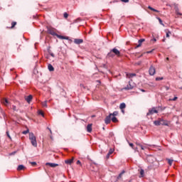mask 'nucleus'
Masks as SVG:
<instances>
[{
  "label": "nucleus",
  "instance_id": "obj_26",
  "mask_svg": "<svg viewBox=\"0 0 182 182\" xmlns=\"http://www.w3.org/2000/svg\"><path fill=\"white\" fill-rule=\"evenodd\" d=\"M112 122H113V123H117V118L116 117H113L112 118Z\"/></svg>",
  "mask_w": 182,
  "mask_h": 182
},
{
  "label": "nucleus",
  "instance_id": "obj_4",
  "mask_svg": "<svg viewBox=\"0 0 182 182\" xmlns=\"http://www.w3.org/2000/svg\"><path fill=\"white\" fill-rule=\"evenodd\" d=\"M134 82H133V80H131L128 85L123 88L124 90H132L134 88Z\"/></svg>",
  "mask_w": 182,
  "mask_h": 182
},
{
  "label": "nucleus",
  "instance_id": "obj_48",
  "mask_svg": "<svg viewBox=\"0 0 182 182\" xmlns=\"http://www.w3.org/2000/svg\"><path fill=\"white\" fill-rule=\"evenodd\" d=\"M112 153H113L112 151H109V153H108V154H109V156H110V154H112Z\"/></svg>",
  "mask_w": 182,
  "mask_h": 182
},
{
  "label": "nucleus",
  "instance_id": "obj_28",
  "mask_svg": "<svg viewBox=\"0 0 182 182\" xmlns=\"http://www.w3.org/2000/svg\"><path fill=\"white\" fill-rule=\"evenodd\" d=\"M119 114V112L117 111L114 112L112 114H109V116H117Z\"/></svg>",
  "mask_w": 182,
  "mask_h": 182
},
{
  "label": "nucleus",
  "instance_id": "obj_43",
  "mask_svg": "<svg viewBox=\"0 0 182 182\" xmlns=\"http://www.w3.org/2000/svg\"><path fill=\"white\" fill-rule=\"evenodd\" d=\"M176 14H177V15H181V16L182 15L181 14H180V13H179L178 11H176Z\"/></svg>",
  "mask_w": 182,
  "mask_h": 182
},
{
  "label": "nucleus",
  "instance_id": "obj_8",
  "mask_svg": "<svg viewBox=\"0 0 182 182\" xmlns=\"http://www.w3.org/2000/svg\"><path fill=\"white\" fill-rule=\"evenodd\" d=\"M82 42H83V39H80V38L74 39V43H75V45H80V43H82Z\"/></svg>",
  "mask_w": 182,
  "mask_h": 182
},
{
  "label": "nucleus",
  "instance_id": "obj_27",
  "mask_svg": "<svg viewBox=\"0 0 182 182\" xmlns=\"http://www.w3.org/2000/svg\"><path fill=\"white\" fill-rule=\"evenodd\" d=\"M157 19H158L159 23H160L161 25H162V26H164V23H163V21L161 20V18H160L158 17Z\"/></svg>",
  "mask_w": 182,
  "mask_h": 182
},
{
  "label": "nucleus",
  "instance_id": "obj_50",
  "mask_svg": "<svg viewBox=\"0 0 182 182\" xmlns=\"http://www.w3.org/2000/svg\"><path fill=\"white\" fill-rule=\"evenodd\" d=\"M146 53H151V51H147Z\"/></svg>",
  "mask_w": 182,
  "mask_h": 182
},
{
  "label": "nucleus",
  "instance_id": "obj_15",
  "mask_svg": "<svg viewBox=\"0 0 182 182\" xmlns=\"http://www.w3.org/2000/svg\"><path fill=\"white\" fill-rule=\"evenodd\" d=\"M46 166H50V167H58V164H53V163H46Z\"/></svg>",
  "mask_w": 182,
  "mask_h": 182
},
{
  "label": "nucleus",
  "instance_id": "obj_9",
  "mask_svg": "<svg viewBox=\"0 0 182 182\" xmlns=\"http://www.w3.org/2000/svg\"><path fill=\"white\" fill-rule=\"evenodd\" d=\"M105 124H110V122H112V117H111L110 115L106 117V118H105Z\"/></svg>",
  "mask_w": 182,
  "mask_h": 182
},
{
  "label": "nucleus",
  "instance_id": "obj_29",
  "mask_svg": "<svg viewBox=\"0 0 182 182\" xmlns=\"http://www.w3.org/2000/svg\"><path fill=\"white\" fill-rule=\"evenodd\" d=\"M48 102L46 101L42 102V106L43 107H48Z\"/></svg>",
  "mask_w": 182,
  "mask_h": 182
},
{
  "label": "nucleus",
  "instance_id": "obj_49",
  "mask_svg": "<svg viewBox=\"0 0 182 182\" xmlns=\"http://www.w3.org/2000/svg\"><path fill=\"white\" fill-rule=\"evenodd\" d=\"M16 152H13L10 154V156H12V154H15Z\"/></svg>",
  "mask_w": 182,
  "mask_h": 182
},
{
  "label": "nucleus",
  "instance_id": "obj_42",
  "mask_svg": "<svg viewBox=\"0 0 182 182\" xmlns=\"http://www.w3.org/2000/svg\"><path fill=\"white\" fill-rule=\"evenodd\" d=\"M12 107H13V109H14V110H16V106L13 105Z\"/></svg>",
  "mask_w": 182,
  "mask_h": 182
},
{
  "label": "nucleus",
  "instance_id": "obj_39",
  "mask_svg": "<svg viewBox=\"0 0 182 182\" xmlns=\"http://www.w3.org/2000/svg\"><path fill=\"white\" fill-rule=\"evenodd\" d=\"M139 147H141V150H144V146H143V145L139 144Z\"/></svg>",
  "mask_w": 182,
  "mask_h": 182
},
{
  "label": "nucleus",
  "instance_id": "obj_10",
  "mask_svg": "<svg viewBox=\"0 0 182 182\" xmlns=\"http://www.w3.org/2000/svg\"><path fill=\"white\" fill-rule=\"evenodd\" d=\"M1 103L3 105H4V106H8L9 105V101L8 100V99L6 98H4L2 100H1Z\"/></svg>",
  "mask_w": 182,
  "mask_h": 182
},
{
  "label": "nucleus",
  "instance_id": "obj_20",
  "mask_svg": "<svg viewBox=\"0 0 182 182\" xmlns=\"http://www.w3.org/2000/svg\"><path fill=\"white\" fill-rule=\"evenodd\" d=\"M119 108L121 109V110H123V109H126V104L124 102L120 104Z\"/></svg>",
  "mask_w": 182,
  "mask_h": 182
},
{
  "label": "nucleus",
  "instance_id": "obj_1",
  "mask_svg": "<svg viewBox=\"0 0 182 182\" xmlns=\"http://www.w3.org/2000/svg\"><path fill=\"white\" fill-rule=\"evenodd\" d=\"M155 126H168L170 127V121L165 120L163 118H159L157 120L154 122Z\"/></svg>",
  "mask_w": 182,
  "mask_h": 182
},
{
  "label": "nucleus",
  "instance_id": "obj_55",
  "mask_svg": "<svg viewBox=\"0 0 182 182\" xmlns=\"http://www.w3.org/2000/svg\"><path fill=\"white\" fill-rule=\"evenodd\" d=\"M50 139H53L52 136H50Z\"/></svg>",
  "mask_w": 182,
  "mask_h": 182
},
{
  "label": "nucleus",
  "instance_id": "obj_34",
  "mask_svg": "<svg viewBox=\"0 0 182 182\" xmlns=\"http://www.w3.org/2000/svg\"><path fill=\"white\" fill-rule=\"evenodd\" d=\"M6 135L9 137V139H11V135H9V131H6Z\"/></svg>",
  "mask_w": 182,
  "mask_h": 182
},
{
  "label": "nucleus",
  "instance_id": "obj_18",
  "mask_svg": "<svg viewBox=\"0 0 182 182\" xmlns=\"http://www.w3.org/2000/svg\"><path fill=\"white\" fill-rule=\"evenodd\" d=\"M144 38H141L140 40H139L138 43L139 45L136 46V48H140V46H141V43H143V42H144Z\"/></svg>",
  "mask_w": 182,
  "mask_h": 182
},
{
  "label": "nucleus",
  "instance_id": "obj_30",
  "mask_svg": "<svg viewBox=\"0 0 182 182\" xmlns=\"http://www.w3.org/2000/svg\"><path fill=\"white\" fill-rule=\"evenodd\" d=\"M38 114H41L43 117H45V114H43V112L42 110L38 111Z\"/></svg>",
  "mask_w": 182,
  "mask_h": 182
},
{
  "label": "nucleus",
  "instance_id": "obj_33",
  "mask_svg": "<svg viewBox=\"0 0 182 182\" xmlns=\"http://www.w3.org/2000/svg\"><path fill=\"white\" fill-rule=\"evenodd\" d=\"M129 146H130V147H132V149H134V150H136L137 148H134V145L132 144V143H129Z\"/></svg>",
  "mask_w": 182,
  "mask_h": 182
},
{
  "label": "nucleus",
  "instance_id": "obj_3",
  "mask_svg": "<svg viewBox=\"0 0 182 182\" xmlns=\"http://www.w3.org/2000/svg\"><path fill=\"white\" fill-rule=\"evenodd\" d=\"M29 139L31 140V143L32 146L34 147L38 146V142L36 141V136H35V134L31 132L29 133Z\"/></svg>",
  "mask_w": 182,
  "mask_h": 182
},
{
  "label": "nucleus",
  "instance_id": "obj_53",
  "mask_svg": "<svg viewBox=\"0 0 182 182\" xmlns=\"http://www.w3.org/2000/svg\"><path fill=\"white\" fill-rule=\"evenodd\" d=\"M166 60H169V58H166Z\"/></svg>",
  "mask_w": 182,
  "mask_h": 182
},
{
  "label": "nucleus",
  "instance_id": "obj_40",
  "mask_svg": "<svg viewBox=\"0 0 182 182\" xmlns=\"http://www.w3.org/2000/svg\"><path fill=\"white\" fill-rule=\"evenodd\" d=\"M31 166H36V162H31Z\"/></svg>",
  "mask_w": 182,
  "mask_h": 182
},
{
  "label": "nucleus",
  "instance_id": "obj_25",
  "mask_svg": "<svg viewBox=\"0 0 182 182\" xmlns=\"http://www.w3.org/2000/svg\"><path fill=\"white\" fill-rule=\"evenodd\" d=\"M16 25V21H13L11 23V29H14V28H15V26Z\"/></svg>",
  "mask_w": 182,
  "mask_h": 182
},
{
  "label": "nucleus",
  "instance_id": "obj_44",
  "mask_svg": "<svg viewBox=\"0 0 182 182\" xmlns=\"http://www.w3.org/2000/svg\"><path fill=\"white\" fill-rule=\"evenodd\" d=\"M109 157H110V154H107V159H109Z\"/></svg>",
  "mask_w": 182,
  "mask_h": 182
},
{
  "label": "nucleus",
  "instance_id": "obj_5",
  "mask_svg": "<svg viewBox=\"0 0 182 182\" xmlns=\"http://www.w3.org/2000/svg\"><path fill=\"white\" fill-rule=\"evenodd\" d=\"M48 33H50V35H52L53 36H58V34L56 33V29L52 27H48L47 30Z\"/></svg>",
  "mask_w": 182,
  "mask_h": 182
},
{
  "label": "nucleus",
  "instance_id": "obj_35",
  "mask_svg": "<svg viewBox=\"0 0 182 182\" xmlns=\"http://www.w3.org/2000/svg\"><path fill=\"white\" fill-rule=\"evenodd\" d=\"M68 16H69V14H68V13H64V18H67Z\"/></svg>",
  "mask_w": 182,
  "mask_h": 182
},
{
  "label": "nucleus",
  "instance_id": "obj_45",
  "mask_svg": "<svg viewBox=\"0 0 182 182\" xmlns=\"http://www.w3.org/2000/svg\"><path fill=\"white\" fill-rule=\"evenodd\" d=\"M77 164H81L80 161H77Z\"/></svg>",
  "mask_w": 182,
  "mask_h": 182
},
{
  "label": "nucleus",
  "instance_id": "obj_38",
  "mask_svg": "<svg viewBox=\"0 0 182 182\" xmlns=\"http://www.w3.org/2000/svg\"><path fill=\"white\" fill-rule=\"evenodd\" d=\"M178 97H173L172 100H173V102H176V100H177Z\"/></svg>",
  "mask_w": 182,
  "mask_h": 182
},
{
  "label": "nucleus",
  "instance_id": "obj_22",
  "mask_svg": "<svg viewBox=\"0 0 182 182\" xmlns=\"http://www.w3.org/2000/svg\"><path fill=\"white\" fill-rule=\"evenodd\" d=\"M165 32L166 33V38H170V35H171V32L168 30H166Z\"/></svg>",
  "mask_w": 182,
  "mask_h": 182
},
{
  "label": "nucleus",
  "instance_id": "obj_31",
  "mask_svg": "<svg viewBox=\"0 0 182 182\" xmlns=\"http://www.w3.org/2000/svg\"><path fill=\"white\" fill-rule=\"evenodd\" d=\"M140 174H141V177H144V170L141 169Z\"/></svg>",
  "mask_w": 182,
  "mask_h": 182
},
{
  "label": "nucleus",
  "instance_id": "obj_52",
  "mask_svg": "<svg viewBox=\"0 0 182 182\" xmlns=\"http://www.w3.org/2000/svg\"><path fill=\"white\" fill-rule=\"evenodd\" d=\"M154 42H156V41H157V40H156V38H154Z\"/></svg>",
  "mask_w": 182,
  "mask_h": 182
},
{
  "label": "nucleus",
  "instance_id": "obj_13",
  "mask_svg": "<svg viewBox=\"0 0 182 182\" xmlns=\"http://www.w3.org/2000/svg\"><path fill=\"white\" fill-rule=\"evenodd\" d=\"M32 99H33V97L31 95L26 97L27 103H31V102H32Z\"/></svg>",
  "mask_w": 182,
  "mask_h": 182
},
{
  "label": "nucleus",
  "instance_id": "obj_12",
  "mask_svg": "<svg viewBox=\"0 0 182 182\" xmlns=\"http://www.w3.org/2000/svg\"><path fill=\"white\" fill-rule=\"evenodd\" d=\"M73 160H75V158L73 157L71 159H67L65 161V164H72L73 163Z\"/></svg>",
  "mask_w": 182,
  "mask_h": 182
},
{
  "label": "nucleus",
  "instance_id": "obj_41",
  "mask_svg": "<svg viewBox=\"0 0 182 182\" xmlns=\"http://www.w3.org/2000/svg\"><path fill=\"white\" fill-rule=\"evenodd\" d=\"M50 55L52 56V58H55V54H53V53H51Z\"/></svg>",
  "mask_w": 182,
  "mask_h": 182
},
{
  "label": "nucleus",
  "instance_id": "obj_14",
  "mask_svg": "<svg viewBox=\"0 0 182 182\" xmlns=\"http://www.w3.org/2000/svg\"><path fill=\"white\" fill-rule=\"evenodd\" d=\"M57 38H59V39H65L66 41H69V37L68 36H63L57 34Z\"/></svg>",
  "mask_w": 182,
  "mask_h": 182
},
{
  "label": "nucleus",
  "instance_id": "obj_32",
  "mask_svg": "<svg viewBox=\"0 0 182 182\" xmlns=\"http://www.w3.org/2000/svg\"><path fill=\"white\" fill-rule=\"evenodd\" d=\"M28 133H29V129H27L26 131L22 132L23 134H28Z\"/></svg>",
  "mask_w": 182,
  "mask_h": 182
},
{
  "label": "nucleus",
  "instance_id": "obj_16",
  "mask_svg": "<svg viewBox=\"0 0 182 182\" xmlns=\"http://www.w3.org/2000/svg\"><path fill=\"white\" fill-rule=\"evenodd\" d=\"M92 124H88L87 126V132L88 133H92Z\"/></svg>",
  "mask_w": 182,
  "mask_h": 182
},
{
  "label": "nucleus",
  "instance_id": "obj_23",
  "mask_svg": "<svg viewBox=\"0 0 182 182\" xmlns=\"http://www.w3.org/2000/svg\"><path fill=\"white\" fill-rule=\"evenodd\" d=\"M166 161H168V164H169V166H172L173 161V159H166Z\"/></svg>",
  "mask_w": 182,
  "mask_h": 182
},
{
  "label": "nucleus",
  "instance_id": "obj_24",
  "mask_svg": "<svg viewBox=\"0 0 182 182\" xmlns=\"http://www.w3.org/2000/svg\"><path fill=\"white\" fill-rule=\"evenodd\" d=\"M124 173H126V171H122V173L119 174L117 179L119 180V178H122V176L124 174Z\"/></svg>",
  "mask_w": 182,
  "mask_h": 182
},
{
  "label": "nucleus",
  "instance_id": "obj_37",
  "mask_svg": "<svg viewBox=\"0 0 182 182\" xmlns=\"http://www.w3.org/2000/svg\"><path fill=\"white\" fill-rule=\"evenodd\" d=\"M121 2H124L125 4H127V2H129V0H121Z\"/></svg>",
  "mask_w": 182,
  "mask_h": 182
},
{
  "label": "nucleus",
  "instance_id": "obj_6",
  "mask_svg": "<svg viewBox=\"0 0 182 182\" xmlns=\"http://www.w3.org/2000/svg\"><path fill=\"white\" fill-rule=\"evenodd\" d=\"M149 73L150 76H154V75H156V68H154L153 65H151L149 68Z\"/></svg>",
  "mask_w": 182,
  "mask_h": 182
},
{
  "label": "nucleus",
  "instance_id": "obj_2",
  "mask_svg": "<svg viewBox=\"0 0 182 182\" xmlns=\"http://www.w3.org/2000/svg\"><path fill=\"white\" fill-rule=\"evenodd\" d=\"M120 57V51L117 50V48H114L110 50V52L107 54V56L109 58H113L114 56Z\"/></svg>",
  "mask_w": 182,
  "mask_h": 182
},
{
  "label": "nucleus",
  "instance_id": "obj_17",
  "mask_svg": "<svg viewBox=\"0 0 182 182\" xmlns=\"http://www.w3.org/2000/svg\"><path fill=\"white\" fill-rule=\"evenodd\" d=\"M48 69L50 72H53V70H55V68H53V65H52V64H48Z\"/></svg>",
  "mask_w": 182,
  "mask_h": 182
},
{
  "label": "nucleus",
  "instance_id": "obj_51",
  "mask_svg": "<svg viewBox=\"0 0 182 182\" xmlns=\"http://www.w3.org/2000/svg\"><path fill=\"white\" fill-rule=\"evenodd\" d=\"M139 144H139V143H136V145H137V146H140Z\"/></svg>",
  "mask_w": 182,
  "mask_h": 182
},
{
  "label": "nucleus",
  "instance_id": "obj_11",
  "mask_svg": "<svg viewBox=\"0 0 182 182\" xmlns=\"http://www.w3.org/2000/svg\"><path fill=\"white\" fill-rule=\"evenodd\" d=\"M136 76V73H127L126 74V77L128 79H132V77H134Z\"/></svg>",
  "mask_w": 182,
  "mask_h": 182
},
{
  "label": "nucleus",
  "instance_id": "obj_21",
  "mask_svg": "<svg viewBox=\"0 0 182 182\" xmlns=\"http://www.w3.org/2000/svg\"><path fill=\"white\" fill-rule=\"evenodd\" d=\"M25 168V166L23 165H19L17 168L18 171H21V170H23Z\"/></svg>",
  "mask_w": 182,
  "mask_h": 182
},
{
  "label": "nucleus",
  "instance_id": "obj_7",
  "mask_svg": "<svg viewBox=\"0 0 182 182\" xmlns=\"http://www.w3.org/2000/svg\"><path fill=\"white\" fill-rule=\"evenodd\" d=\"M154 113H159V111L156 109V107H153L149 109V112L147 113V116H150V114H154Z\"/></svg>",
  "mask_w": 182,
  "mask_h": 182
},
{
  "label": "nucleus",
  "instance_id": "obj_46",
  "mask_svg": "<svg viewBox=\"0 0 182 182\" xmlns=\"http://www.w3.org/2000/svg\"><path fill=\"white\" fill-rule=\"evenodd\" d=\"M48 129L50 131V133L52 134V130L50 128H48Z\"/></svg>",
  "mask_w": 182,
  "mask_h": 182
},
{
  "label": "nucleus",
  "instance_id": "obj_36",
  "mask_svg": "<svg viewBox=\"0 0 182 182\" xmlns=\"http://www.w3.org/2000/svg\"><path fill=\"white\" fill-rule=\"evenodd\" d=\"M156 80H163V77H157Z\"/></svg>",
  "mask_w": 182,
  "mask_h": 182
},
{
  "label": "nucleus",
  "instance_id": "obj_19",
  "mask_svg": "<svg viewBox=\"0 0 182 182\" xmlns=\"http://www.w3.org/2000/svg\"><path fill=\"white\" fill-rule=\"evenodd\" d=\"M148 9H150V11H153V12H160L159 10H156V9H154L153 7L149 6Z\"/></svg>",
  "mask_w": 182,
  "mask_h": 182
},
{
  "label": "nucleus",
  "instance_id": "obj_54",
  "mask_svg": "<svg viewBox=\"0 0 182 182\" xmlns=\"http://www.w3.org/2000/svg\"><path fill=\"white\" fill-rule=\"evenodd\" d=\"M141 90V92H145V90Z\"/></svg>",
  "mask_w": 182,
  "mask_h": 182
},
{
  "label": "nucleus",
  "instance_id": "obj_47",
  "mask_svg": "<svg viewBox=\"0 0 182 182\" xmlns=\"http://www.w3.org/2000/svg\"><path fill=\"white\" fill-rule=\"evenodd\" d=\"M162 42H166V38H164V39L162 40Z\"/></svg>",
  "mask_w": 182,
  "mask_h": 182
}]
</instances>
